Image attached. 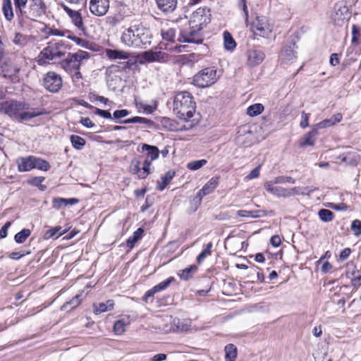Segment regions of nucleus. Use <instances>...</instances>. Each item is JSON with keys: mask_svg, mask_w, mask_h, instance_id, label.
I'll return each instance as SVG.
<instances>
[{"mask_svg": "<svg viewBox=\"0 0 361 361\" xmlns=\"http://www.w3.org/2000/svg\"><path fill=\"white\" fill-rule=\"evenodd\" d=\"M142 30L134 25L123 31L121 42L128 47H141L144 42L141 38Z\"/></svg>", "mask_w": 361, "mask_h": 361, "instance_id": "obj_7", "label": "nucleus"}, {"mask_svg": "<svg viewBox=\"0 0 361 361\" xmlns=\"http://www.w3.org/2000/svg\"><path fill=\"white\" fill-rule=\"evenodd\" d=\"M156 3L164 13L173 12L177 6V0H156Z\"/></svg>", "mask_w": 361, "mask_h": 361, "instance_id": "obj_29", "label": "nucleus"}, {"mask_svg": "<svg viewBox=\"0 0 361 361\" xmlns=\"http://www.w3.org/2000/svg\"><path fill=\"white\" fill-rule=\"evenodd\" d=\"M47 8L44 0H30L27 17L32 20L40 18L46 14Z\"/></svg>", "mask_w": 361, "mask_h": 361, "instance_id": "obj_12", "label": "nucleus"}, {"mask_svg": "<svg viewBox=\"0 0 361 361\" xmlns=\"http://www.w3.org/2000/svg\"><path fill=\"white\" fill-rule=\"evenodd\" d=\"M319 135V130L317 128H313L310 131L307 133L300 140V146H314L317 136Z\"/></svg>", "mask_w": 361, "mask_h": 361, "instance_id": "obj_26", "label": "nucleus"}, {"mask_svg": "<svg viewBox=\"0 0 361 361\" xmlns=\"http://www.w3.org/2000/svg\"><path fill=\"white\" fill-rule=\"evenodd\" d=\"M212 247L213 243L212 242H209L204 245V249L196 257V262L198 264H202L206 257L212 255Z\"/></svg>", "mask_w": 361, "mask_h": 361, "instance_id": "obj_40", "label": "nucleus"}, {"mask_svg": "<svg viewBox=\"0 0 361 361\" xmlns=\"http://www.w3.org/2000/svg\"><path fill=\"white\" fill-rule=\"evenodd\" d=\"M132 65H133V63H131L130 61H123V62H118L117 64L112 65L111 68L114 72H123V71H126V70L130 69Z\"/></svg>", "mask_w": 361, "mask_h": 361, "instance_id": "obj_51", "label": "nucleus"}, {"mask_svg": "<svg viewBox=\"0 0 361 361\" xmlns=\"http://www.w3.org/2000/svg\"><path fill=\"white\" fill-rule=\"evenodd\" d=\"M81 302H82V300L80 299V295H76L71 300L65 302L61 306V309L62 310H66L68 305H72L71 310H73V309L78 307L81 304Z\"/></svg>", "mask_w": 361, "mask_h": 361, "instance_id": "obj_53", "label": "nucleus"}, {"mask_svg": "<svg viewBox=\"0 0 361 361\" xmlns=\"http://www.w3.org/2000/svg\"><path fill=\"white\" fill-rule=\"evenodd\" d=\"M165 53L162 51H147L142 54V58L147 62L160 61L164 59Z\"/></svg>", "mask_w": 361, "mask_h": 361, "instance_id": "obj_34", "label": "nucleus"}, {"mask_svg": "<svg viewBox=\"0 0 361 361\" xmlns=\"http://www.w3.org/2000/svg\"><path fill=\"white\" fill-rule=\"evenodd\" d=\"M53 206L56 209L66 207V199L62 197L54 198L53 200Z\"/></svg>", "mask_w": 361, "mask_h": 361, "instance_id": "obj_61", "label": "nucleus"}, {"mask_svg": "<svg viewBox=\"0 0 361 361\" xmlns=\"http://www.w3.org/2000/svg\"><path fill=\"white\" fill-rule=\"evenodd\" d=\"M319 217L322 221H331L334 218V214L329 209H322L318 212Z\"/></svg>", "mask_w": 361, "mask_h": 361, "instance_id": "obj_49", "label": "nucleus"}, {"mask_svg": "<svg viewBox=\"0 0 361 361\" xmlns=\"http://www.w3.org/2000/svg\"><path fill=\"white\" fill-rule=\"evenodd\" d=\"M207 163L206 159L195 160L189 162L187 168L191 171H196L204 166Z\"/></svg>", "mask_w": 361, "mask_h": 361, "instance_id": "obj_55", "label": "nucleus"}, {"mask_svg": "<svg viewBox=\"0 0 361 361\" xmlns=\"http://www.w3.org/2000/svg\"><path fill=\"white\" fill-rule=\"evenodd\" d=\"M42 85L50 92H58L62 87L63 80L59 73L54 71H48L43 76Z\"/></svg>", "mask_w": 361, "mask_h": 361, "instance_id": "obj_9", "label": "nucleus"}, {"mask_svg": "<svg viewBox=\"0 0 361 361\" xmlns=\"http://www.w3.org/2000/svg\"><path fill=\"white\" fill-rule=\"evenodd\" d=\"M70 141L73 147L77 150H80L86 144L85 140L77 135H71L70 137Z\"/></svg>", "mask_w": 361, "mask_h": 361, "instance_id": "obj_44", "label": "nucleus"}, {"mask_svg": "<svg viewBox=\"0 0 361 361\" xmlns=\"http://www.w3.org/2000/svg\"><path fill=\"white\" fill-rule=\"evenodd\" d=\"M93 109L94 110V114L99 115V116H100L104 118H106V119H111L112 118L111 114L109 111L102 110V109L95 108V107H94Z\"/></svg>", "mask_w": 361, "mask_h": 361, "instance_id": "obj_62", "label": "nucleus"}, {"mask_svg": "<svg viewBox=\"0 0 361 361\" xmlns=\"http://www.w3.org/2000/svg\"><path fill=\"white\" fill-rule=\"evenodd\" d=\"M66 232V230H62V227L57 226L47 230L44 234V238L46 240L50 238H58Z\"/></svg>", "mask_w": 361, "mask_h": 361, "instance_id": "obj_36", "label": "nucleus"}, {"mask_svg": "<svg viewBox=\"0 0 361 361\" xmlns=\"http://www.w3.org/2000/svg\"><path fill=\"white\" fill-rule=\"evenodd\" d=\"M1 11L6 20L11 22L14 18V12L11 0H2Z\"/></svg>", "mask_w": 361, "mask_h": 361, "instance_id": "obj_30", "label": "nucleus"}, {"mask_svg": "<svg viewBox=\"0 0 361 361\" xmlns=\"http://www.w3.org/2000/svg\"><path fill=\"white\" fill-rule=\"evenodd\" d=\"M265 58V54L262 50L251 49L247 51V63L250 67L259 65Z\"/></svg>", "mask_w": 361, "mask_h": 361, "instance_id": "obj_20", "label": "nucleus"}, {"mask_svg": "<svg viewBox=\"0 0 361 361\" xmlns=\"http://www.w3.org/2000/svg\"><path fill=\"white\" fill-rule=\"evenodd\" d=\"M1 76L5 78H8L12 81H15L18 78L20 69L16 66L12 64L11 62L6 61L4 66H2Z\"/></svg>", "mask_w": 361, "mask_h": 361, "instance_id": "obj_21", "label": "nucleus"}, {"mask_svg": "<svg viewBox=\"0 0 361 361\" xmlns=\"http://www.w3.org/2000/svg\"><path fill=\"white\" fill-rule=\"evenodd\" d=\"M335 12L331 16V19L334 25L342 27L350 20L349 9L345 5L338 6V4L335 6Z\"/></svg>", "mask_w": 361, "mask_h": 361, "instance_id": "obj_14", "label": "nucleus"}, {"mask_svg": "<svg viewBox=\"0 0 361 361\" xmlns=\"http://www.w3.org/2000/svg\"><path fill=\"white\" fill-rule=\"evenodd\" d=\"M351 230L355 235L358 236L361 234V221L355 219L351 224Z\"/></svg>", "mask_w": 361, "mask_h": 361, "instance_id": "obj_57", "label": "nucleus"}, {"mask_svg": "<svg viewBox=\"0 0 361 361\" xmlns=\"http://www.w3.org/2000/svg\"><path fill=\"white\" fill-rule=\"evenodd\" d=\"M198 267L195 264L190 265L183 269L180 270L178 272V277L183 281L190 280L194 274L197 271Z\"/></svg>", "mask_w": 361, "mask_h": 361, "instance_id": "obj_31", "label": "nucleus"}, {"mask_svg": "<svg viewBox=\"0 0 361 361\" xmlns=\"http://www.w3.org/2000/svg\"><path fill=\"white\" fill-rule=\"evenodd\" d=\"M261 167H262V165L259 164L257 167L253 169L249 173V174L246 176V178L247 180H252V179L258 178L259 176V174H260V169H261Z\"/></svg>", "mask_w": 361, "mask_h": 361, "instance_id": "obj_60", "label": "nucleus"}, {"mask_svg": "<svg viewBox=\"0 0 361 361\" xmlns=\"http://www.w3.org/2000/svg\"><path fill=\"white\" fill-rule=\"evenodd\" d=\"M129 322L125 319H118L115 322L113 327V331L116 335H122L126 331V326Z\"/></svg>", "mask_w": 361, "mask_h": 361, "instance_id": "obj_42", "label": "nucleus"}, {"mask_svg": "<svg viewBox=\"0 0 361 361\" xmlns=\"http://www.w3.org/2000/svg\"><path fill=\"white\" fill-rule=\"evenodd\" d=\"M30 109V104L25 102L11 99L0 102V113L8 115L19 122L28 121L46 114L42 109L32 108L29 111Z\"/></svg>", "mask_w": 361, "mask_h": 361, "instance_id": "obj_2", "label": "nucleus"}, {"mask_svg": "<svg viewBox=\"0 0 361 361\" xmlns=\"http://www.w3.org/2000/svg\"><path fill=\"white\" fill-rule=\"evenodd\" d=\"M31 235V231L28 228H23L14 235L16 243L18 244L23 243L27 238Z\"/></svg>", "mask_w": 361, "mask_h": 361, "instance_id": "obj_48", "label": "nucleus"}, {"mask_svg": "<svg viewBox=\"0 0 361 361\" xmlns=\"http://www.w3.org/2000/svg\"><path fill=\"white\" fill-rule=\"evenodd\" d=\"M264 107L260 103L254 104L250 105L247 109V114L250 116H257L264 111Z\"/></svg>", "mask_w": 361, "mask_h": 361, "instance_id": "obj_45", "label": "nucleus"}, {"mask_svg": "<svg viewBox=\"0 0 361 361\" xmlns=\"http://www.w3.org/2000/svg\"><path fill=\"white\" fill-rule=\"evenodd\" d=\"M61 8L70 18L72 24L80 31L85 32L86 27L85 26L83 18L80 11L71 8L65 4H61Z\"/></svg>", "mask_w": 361, "mask_h": 361, "instance_id": "obj_15", "label": "nucleus"}, {"mask_svg": "<svg viewBox=\"0 0 361 361\" xmlns=\"http://www.w3.org/2000/svg\"><path fill=\"white\" fill-rule=\"evenodd\" d=\"M161 35L164 40L173 42L176 37V30L173 28H169L167 30H161Z\"/></svg>", "mask_w": 361, "mask_h": 361, "instance_id": "obj_50", "label": "nucleus"}, {"mask_svg": "<svg viewBox=\"0 0 361 361\" xmlns=\"http://www.w3.org/2000/svg\"><path fill=\"white\" fill-rule=\"evenodd\" d=\"M335 124V122H332L331 119H324L322 121L315 124L313 128H317V130L319 128H325L330 127Z\"/></svg>", "mask_w": 361, "mask_h": 361, "instance_id": "obj_59", "label": "nucleus"}, {"mask_svg": "<svg viewBox=\"0 0 361 361\" xmlns=\"http://www.w3.org/2000/svg\"><path fill=\"white\" fill-rule=\"evenodd\" d=\"M109 4V0H90L89 9L92 14L103 16L108 12Z\"/></svg>", "mask_w": 361, "mask_h": 361, "instance_id": "obj_18", "label": "nucleus"}, {"mask_svg": "<svg viewBox=\"0 0 361 361\" xmlns=\"http://www.w3.org/2000/svg\"><path fill=\"white\" fill-rule=\"evenodd\" d=\"M72 45L62 39H53L49 42L46 47L39 52L37 58V64L44 66L63 59Z\"/></svg>", "mask_w": 361, "mask_h": 361, "instance_id": "obj_3", "label": "nucleus"}, {"mask_svg": "<svg viewBox=\"0 0 361 361\" xmlns=\"http://www.w3.org/2000/svg\"><path fill=\"white\" fill-rule=\"evenodd\" d=\"M46 34L51 36L66 37L68 39L74 42L77 45L82 47H86L87 41L85 39L75 36L73 32L69 30H60L55 27H46Z\"/></svg>", "mask_w": 361, "mask_h": 361, "instance_id": "obj_11", "label": "nucleus"}, {"mask_svg": "<svg viewBox=\"0 0 361 361\" xmlns=\"http://www.w3.org/2000/svg\"><path fill=\"white\" fill-rule=\"evenodd\" d=\"M337 159L342 163L355 166L359 163L360 157L357 152L349 151L341 154Z\"/></svg>", "mask_w": 361, "mask_h": 361, "instance_id": "obj_23", "label": "nucleus"}, {"mask_svg": "<svg viewBox=\"0 0 361 361\" xmlns=\"http://www.w3.org/2000/svg\"><path fill=\"white\" fill-rule=\"evenodd\" d=\"M309 118L310 114L302 111L301 114V121L300 123V126L302 128H306L309 126Z\"/></svg>", "mask_w": 361, "mask_h": 361, "instance_id": "obj_63", "label": "nucleus"}, {"mask_svg": "<svg viewBox=\"0 0 361 361\" xmlns=\"http://www.w3.org/2000/svg\"><path fill=\"white\" fill-rule=\"evenodd\" d=\"M218 80L215 67H207L193 76L192 83L198 87L205 88L214 85Z\"/></svg>", "mask_w": 361, "mask_h": 361, "instance_id": "obj_6", "label": "nucleus"}, {"mask_svg": "<svg viewBox=\"0 0 361 361\" xmlns=\"http://www.w3.org/2000/svg\"><path fill=\"white\" fill-rule=\"evenodd\" d=\"M225 361H235L238 350L236 346L233 343L226 345L224 348Z\"/></svg>", "mask_w": 361, "mask_h": 361, "instance_id": "obj_37", "label": "nucleus"}, {"mask_svg": "<svg viewBox=\"0 0 361 361\" xmlns=\"http://www.w3.org/2000/svg\"><path fill=\"white\" fill-rule=\"evenodd\" d=\"M220 176H214L210 178L197 192V197L202 199L203 197L212 193L217 188Z\"/></svg>", "mask_w": 361, "mask_h": 361, "instance_id": "obj_22", "label": "nucleus"}, {"mask_svg": "<svg viewBox=\"0 0 361 361\" xmlns=\"http://www.w3.org/2000/svg\"><path fill=\"white\" fill-rule=\"evenodd\" d=\"M341 54L333 53L330 56L329 63L332 66H336L340 63V56Z\"/></svg>", "mask_w": 361, "mask_h": 361, "instance_id": "obj_64", "label": "nucleus"}, {"mask_svg": "<svg viewBox=\"0 0 361 361\" xmlns=\"http://www.w3.org/2000/svg\"><path fill=\"white\" fill-rule=\"evenodd\" d=\"M114 305L113 300H108L106 302H100L97 305H94V313L98 314L108 310H112L114 308Z\"/></svg>", "mask_w": 361, "mask_h": 361, "instance_id": "obj_35", "label": "nucleus"}, {"mask_svg": "<svg viewBox=\"0 0 361 361\" xmlns=\"http://www.w3.org/2000/svg\"><path fill=\"white\" fill-rule=\"evenodd\" d=\"M33 39L34 38L31 35H23L20 32H18L15 35L13 42L17 46L23 47L27 45L30 42H32Z\"/></svg>", "mask_w": 361, "mask_h": 361, "instance_id": "obj_33", "label": "nucleus"}, {"mask_svg": "<svg viewBox=\"0 0 361 361\" xmlns=\"http://www.w3.org/2000/svg\"><path fill=\"white\" fill-rule=\"evenodd\" d=\"M361 43V27L357 25H352V39L353 45H358Z\"/></svg>", "mask_w": 361, "mask_h": 361, "instance_id": "obj_46", "label": "nucleus"}, {"mask_svg": "<svg viewBox=\"0 0 361 361\" xmlns=\"http://www.w3.org/2000/svg\"><path fill=\"white\" fill-rule=\"evenodd\" d=\"M90 58V53L78 49L75 53H68L65 58L60 61L59 66L72 79L73 82L82 80L81 68Z\"/></svg>", "mask_w": 361, "mask_h": 361, "instance_id": "obj_4", "label": "nucleus"}, {"mask_svg": "<svg viewBox=\"0 0 361 361\" xmlns=\"http://www.w3.org/2000/svg\"><path fill=\"white\" fill-rule=\"evenodd\" d=\"M351 253L352 250L350 247L344 248L340 252L338 257V261L341 262L345 261L348 259Z\"/></svg>", "mask_w": 361, "mask_h": 361, "instance_id": "obj_58", "label": "nucleus"}, {"mask_svg": "<svg viewBox=\"0 0 361 361\" xmlns=\"http://www.w3.org/2000/svg\"><path fill=\"white\" fill-rule=\"evenodd\" d=\"M88 99L92 102H99L104 104H107L109 102L108 98H106L103 96H99L98 94H94V92H90L88 94Z\"/></svg>", "mask_w": 361, "mask_h": 361, "instance_id": "obj_56", "label": "nucleus"}, {"mask_svg": "<svg viewBox=\"0 0 361 361\" xmlns=\"http://www.w3.org/2000/svg\"><path fill=\"white\" fill-rule=\"evenodd\" d=\"M28 0H13L16 13L18 18L23 19L26 12L24 11Z\"/></svg>", "mask_w": 361, "mask_h": 361, "instance_id": "obj_41", "label": "nucleus"}, {"mask_svg": "<svg viewBox=\"0 0 361 361\" xmlns=\"http://www.w3.org/2000/svg\"><path fill=\"white\" fill-rule=\"evenodd\" d=\"M124 20V16L118 12L109 15L104 18V24L109 28H113L117 26Z\"/></svg>", "mask_w": 361, "mask_h": 361, "instance_id": "obj_28", "label": "nucleus"}, {"mask_svg": "<svg viewBox=\"0 0 361 361\" xmlns=\"http://www.w3.org/2000/svg\"><path fill=\"white\" fill-rule=\"evenodd\" d=\"M264 187L267 192L278 197H288L299 194V188L297 187L285 188L274 185L272 182L266 183Z\"/></svg>", "mask_w": 361, "mask_h": 361, "instance_id": "obj_13", "label": "nucleus"}, {"mask_svg": "<svg viewBox=\"0 0 361 361\" xmlns=\"http://www.w3.org/2000/svg\"><path fill=\"white\" fill-rule=\"evenodd\" d=\"M45 178L44 176H34L30 178L27 180L28 184L37 187L42 190L45 188L44 185H42V183L44 181Z\"/></svg>", "mask_w": 361, "mask_h": 361, "instance_id": "obj_54", "label": "nucleus"}, {"mask_svg": "<svg viewBox=\"0 0 361 361\" xmlns=\"http://www.w3.org/2000/svg\"><path fill=\"white\" fill-rule=\"evenodd\" d=\"M223 37L225 49L228 51H233L235 49L237 44L231 34L228 30H225L223 33Z\"/></svg>", "mask_w": 361, "mask_h": 361, "instance_id": "obj_38", "label": "nucleus"}, {"mask_svg": "<svg viewBox=\"0 0 361 361\" xmlns=\"http://www.w3.org/2000/svg\"><path fill=\"white\" fill-rule=\"evenodd\" d=\"M176 176V171L173 169L169 170L164 176L161 177V180L157 181V190L159 191L164 190L170 183L171 180Z\"/></svg>", "mask_w": 361, "mask_h": 361, "instance_id": "obj_27", "label": "nucleus"}, {"mask_svg": "<svg viewBox=\"0 0 361 361\" xmlns=\"http://www.w3.org/2000/svg\"><path fill=\"white\" fill-rule=\"evenodd\" d=\"M142 151L147 152V158L145 161L149 163V166H152V162L159 158L160 152L157 146L149 145L148 144H143L142 145Z\"/></svg>", "mask_w": 361, "mask_h": 361, "instance_id": "obj_25", "label": "nucleus"}, {"mask_svg": "<svg viewBox=\"0 0 361 361\" xmlns=\"http://www.w3.org/2000/svg\"><path fill=\"white\" fill-rule=\"evenodd\" d=\"M121 123L128 124V123H141L145 124L148 126H151L153 124V121L149 118L140 117V116H134L130 118H128L122 121Z\"/></svg>", "mask_w": 361, "mask_h": 361, "instance_id": "obj_47", "label": "nucleus"}, {"mask_svg": "<svg viewBox=\"0 0 361 361\" xmlns=\"http://www.w3.org/2000/svg\"><path fill=\"white\" fill-rule=\"evenodd\" d=\"M345 276L350 279L351 286L357 289L361 286V271L353 262L347 264Z\"/></svg>", "mask_w": 361, "mask_h": 361, "instance_id": "obj_17", "label": "nucleus"}, {"mask_svg": "<svg viewBox=\"0 0 361 361\" xmlns=\"http://www.w3.org/2000/svg\"><path fill=\"white\" fill-rule=\"evenodd\" d=\"M135 104L139 111H142L143 112L147 114L153 113L156 109L155 107L151 105L144 104L142 102H138L137 101V99H135Z\"/></svg>", "mask_w": 361, "mask_h": 361, "instance_id": "obj_52", "label": "nucleus"}, {"mask_svg": "<svg viewBox=\"0 0 361 361\" xmlns=\"http://www.w3.org/2000/svg\"><path fill=\"white\" fill-rule=\"evenodd\" d=\"M106 55L111 59H127L130 56L128 52L113 49H108Z\"/></svg>", "mask_w": 361, "mask_h": 361, "instance_id": "obj_43", "label": "nucleus"}, {"mask_svg": "<svg viewBox=\"0 0 361 361\" xmlns=\"http://www.w3.org/2000/svg\"><path fill=\"white\" fill-rule=\"evenodd\" d=\"M250 29L254 34L267 37L274 30V25L266 16H256L250 23Z\"/></svg>", "mask_w": 361, "mask_h": 361, "instance_id": "obj_8", "label": "nucleus"}, {"mask_svg": "<svg viewBox=\"0 0 361 361\" xmlns=\"http://www.w3.org/2000/svg\"><path fill=\"white\" fill-rule=\"evenodd\" d=\"M19 172H27L33 169L32 155L19 157L16 160Z\"/></svg>", "mask_w": 361, "mask_h": 361, "instance_id": "obj_24", "label": "nucleus"}, {"mask_svg": "<svg viewBox=\"0 0 361 361\" xmlns=\"http://www.w3.org/2000/svg\"><path fill=\"white\" fill-rule=\"evenodd\" d=\"M144 229L142 228H138L135 231L131 236H130L126 240V246L130 250H132L136 243L139 241L144 234Z\"/></svg>", "mask_w": 361, "mask_h": 361, "instance_id": "obj_32", "label": "nucleus"}, {"mask_svg": "<svg viewBox=\"0 0 361 361\" xmlns=\"http://www.w3.org/2000/svg\"><path fill=\"white\" fill-rule=\"evenodd\" d=\"M211 11L207 7H200L195 11L190 18V31L181 32L178 38L180 42L202 43L200 32L211 22Z\"/></svg>", "mask_w": 361, "mask_h": 361, "instance_id": "obj_1", "label": "nucleus"}, {"mask_svg": "<svg viewBox=\"0 0 361 361\" xmlns=\"http://www.w3.org/2000/svg\"><path fill=\"white\" fill-rule=\"evenodd\" d=\"M296 48V43L294 41L283 46L279 54L280 60L283 63H292L297 59Z\"/></svg>", "mask_w": 361, "mask_h": 361, "instance_id": "obj_16", "label": "nucleus"}, {"mask_svg": "<svg viewBox=\"0 0 361 361\" xmlns=\"http://www.w3.org/2000/svg\"><path fill=\"white\" fill-rule=\"evenodd\" d=\"M173 281L174 277L171 276L167 279L160 282L157 285L152 287L151 289L148 290L142 296V300L144 302L147 303L149 302V300L150 298H152V300H151V302H152L154 295L159 292H161L166 289Z\"/></svg>", "mask_w": 361, "mask_h": 361, "instance_id": "obj_19", "label": "nucleus"}, {"mask_svg": "<svg viewBox=\"0 0 361 361\" xmlns=\"http://www.w3.org/2000/svg\"><path fill=\"white\" fill-rule=\"evenodd\" d=\"M32 159L33 169H36L43 171H47L50 169L51 166L47 160L35 156H32Z\"/></svg>", "mask_w": 361, "mask_h": 361, "instance_id": "obj_39", "label": "nucleus"}, {"mask_svg": "<svg viewBox=\"0 0 361 361\" xmlns=\"http://www.w3.org/2000/svg\"><path fill=\"white\" fill-rule=\"evenodd\" d=\"M128 171L138 179H145L151 173V167L147 161L142 164L139 158H134L130 163Z\"/></svg>", "mask_w": 361, "mask_h": 361, "instance_id": "obj_10", "label": "nucleus"}, {"mask_svg": "<svg viewBox=\"0 0 361 361\" xmlns=\"http://www.w3.org/2000/svg\"><path fill=\"white\" fill-rule=\"evenodd\" d=\"M196 110V102L192 94L188 91L176 92L173 102V111L182 120L188 121Z\"/></svg>", "mask_w": 361, "mask_h": 361, "instance_id": "obj_5", "label": "nucleus"}]
</instances>
